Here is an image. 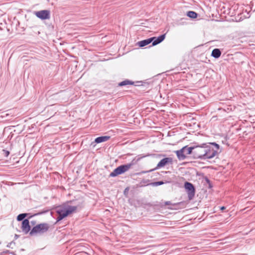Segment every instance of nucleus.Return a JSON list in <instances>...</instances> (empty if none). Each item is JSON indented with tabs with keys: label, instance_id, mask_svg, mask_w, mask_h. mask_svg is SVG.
Masks as SVG:
<instances>
[{
	"label": "nucleus",
	"instance_id": "obj_1",
	"mask_svg": "<svg viewBox=\"0 0 255 255\" xmlns=\"http://www.w3.org/2000/svg\"><path fill=\"white\" fill-rule=\"evenodd\" d=\"M78 207L71 206L69 203H66L56 208V212L58 214L57 218V222L62 220L64 218L75 213L77 210Z\"/></svg>",
	"mask_w": 255,
	"mask_h": 255
},
{
	"label": "nucleus",
	"instance_id": "obj_2",
	"mask_svg": "<svg viewBox=\"0 0 255 255\" xmlns=\"http://www.w3.org/2000/svg\"><path fill=\"white\" fill-rule=\"evenodd\" d=\"M212 144L216 146V150L210 146H205L204 149H200V150H203V152L202 153L198 155V158L206 159L214 157L218 153L219 145L216 143H212Z\"/></svg>",
	"mask_w": 255,
	"mask_h": 255
},
{
	"label": "nucleus",
	"instance_id": "obj_3",
	"mask_svg": "<svg viewBox=\"0 0 255 255\" xmlns=\"http://www.w3.org/2000/svg\"><path fill=\"white\" fill-rule=\"evenodd\" d=\"M49 228V226L48 224H40L34 227L29 234L31 236L42 235L46 233L48 230Z\"/></svg>",
	"mask_w": 255,
	"mask_h": 255
},
{
	"label": "nucleus",
	"instance_id": "obj_4",
	"mask_svg": "<svg viewBox=\"0 0 255 255\" xmlns=\"http://www.w3.org/2000/svg\"><path fill=\"white\" fill-rule=\"evenodd\" d=\"M133 161L134 160L130 163L122 165L118 167L110 173V176L111 177H115L127 171L135 164Z\"/></svg>",
	"mask_w": 255,
	"mask_h": 255
},
{
	"label": "nucleus",
	"instance_id": "obj_5",
	"mask_svg": "<svg viewBox=\"0 0 255 255\" xmlns=\"http://www.w3.org/2000/svg\"><path fill=\"white\" fill-rule=\"evenodd\" d=\"M184 187L188 193L189 199H192L195 194V189L193 184L191 183L186 182L184 184Z\"/></svg>",
	"mask_w": 255,
	"mask_h": 255
},
{
	"label": "nucleus",
	"instance_id": "obj_6",
	"mask_svg": "<svg viewBox=\"0 0 255 255\" xmlns=\"http://www.w3.org/2000/svg\"><path fill=\"white\" fill-rule=\"evenodd\" d=\"M34 14L37 17L41 19H46L50 17V11L48 10H42L35 11Z\"/></svg>",
	"mask_w": 255,
	"mask_h": 255
},
{
	"label": "nucleus",
	"instance_id": "obj_7",
	"mask_svg": "<svg viewBox=\"0 0 255 255\" xmlns=\"http://www.w3.org/2000/svg\"><path fill=\"white\" fill-rule=\"evenodd\" d=\"M172 162V158L171 157H166L162 160H161L159 163L157 164L156 167L152 170H150V171H153L154 170L159 169L160 168L163 167L165 166L168 163H171Z\"/></svg>",
	"mask_w": 255,
	"mask_h": 255
},
{
	"label": "nucleus",
	"instance_id": "obj_8",
	"mask_svg": "<svg viewBox=\"0 0 255 255\" xmlns=\"http://www.w3.org/2000/svg\"><path fill=\"white\" fill-rule=\"evenodd\" d=\"M22 230L23 232L27 233L30 230L29 221L27 219H24L22 223Z\"/></svg>",
	"mask_w": 255,
	"mask_h": 255
},
{
	"label": "nucleus",
	"instance_id": "obj_9",
	"mask_svg": "<svg viewBox=\"0 0 255 255\" xmlns=\"http://www.w3.org/2000/svg\"><path fill=\"white\" fill-rule=\"evenodd\" d=\"M186 151V147H183L180 150L175 151L178 158L179 160H183L186 158V155L184 153Z\"/></svg>",
	"mask_w": 255,
	"mask_h": 255
},
{
	"label": "nucleus",
	"instance_id": "obj_10",
	"mask_svg": "<svg viewBox=\"0 0 255 255\" xmlns=\"http://www.w3.org/2000/svg\"><path fill=\"white\" fill-rule=\"evenodd\" d=\"M154 37L155 38H154V40L152 41V46H155V45L160 43V42H161L165 39V34L161 35L160 36L158 37L157 38H156L155 37Z\"/></svg>",
	"mask_w": 255,
	"mask_h": 255
},
{
	"label": "nucleus",
	"instance_id": "obj_11",
	"mask_svg": "<svg viewBox=\"0 0 255 255\" xmlns=\"http://www.w3.org/2000/svg\"><path fill=\"white\" fill-rule=\"evenodd\" d=\"M154 38H155L151 37V38H148V39H147L145 40H143L139 41L138 42V45L140 47L145 46L149 44V43H150L154 40Z\"/></svg>",
	"mask_w": 255,
	"mask_h": 255
},
{
	"label": "nucleus",
	"instance_id": "obj_12",
	"mask_svg": "<svg viewBox=\"0 0 255 255\" xmlns=\"http://www.w3.org/2000/svg\"><path fill=\"white\" fill-rule=\"evenodd\" d=\"M110 138V137L109 136H100L95 139V142L97 143H99L103 142H105L109 140Z\"/></svg>",
	"mask_w": 255,
	"mask_h": 255
},
{
	"label": "nucleus",
	"instance_id": "obj_13",
	"mask_svg": "<svg viewBox=\"0 0 255 255\" xmlns=\"http://www.w3.org/2000/svg\"><path fill=\"white\" fill-rule=\"evenodd\" d=\"M221 52L220 49L216 48L212 51L211 55L214 58H218L221 56Z\"/></svg>",
	"mask_w": 255,
	"mask_h": 255
},
{
	"label": "nucleus",
	"instance_id": "obj_14",
	"mask_svg": "<svg viewBox=\"0 0 255 255\" xmlns=\"http://www.w3.org/2000/svg\"><path fill=\"white\" fill-rule=\"evenodd\" d=\"M184 147H186V151L185 152H184L186 155H189L191 154L192 152V150L195 149V146L187 147L186 146H184Z\"/></svg>",
	"mask_w": 255,
	"mask_h": 255
},
{
	"label": "nucleus",
	"instance_id": "obj_15",
	"mask_svg": "<svg viewBox=\"0 0 255 255\" xmlns=\"http://www.w3.org/2000/svg\"><path fill=\"white\" fill-rule=\"evenodd\" d=\"M205 146H195V148H198L196 150L194 151V153L195 155L198 157V155L202 153L203 150H200V149H204Z\"/></svg>",
	"mask_w": 255,
	"mask_h": 255
},
{
	"label": "nucleus",
	"instance_id": "obj_16",
	"mask_svg": "<svg viewBox=\"0 0 255 255\" xmlns=\"http://www.w3.org/2000/svg\"><path fill=\"white\" fill-rule=\"evenodd\" d=\"M205 146H195V148H198L196 150L194 151V153L195 155L198 157V155L202 153L203 150H200V149H204Z\"/></svg>",
	"mask_w": 255,
	"mask_h": 255
},
{
	"label": "nucleus",
	"instance_id": "obj_17",
	"mask_svg": "<svg viewBox=\"0 0 255 255\" xmlns=\"http://www.w3.org/2000/svg\"><path fill=\"white\" fill-rule=\"evenodd\" d=\"M187 15L189 17L193 18L197 17V14L195 12L192 11H188Z\"/></svg>",
	"mask_w": 255,
	"mask_h": 255
},
{
	"label": "nucleus",
	"instance_id": "obj_18",
	"mask_svg": "<svg viewBox=\"0 0 255 255\" xmlns=\"http://www.w3.org/2000/svg\"><path fill=\"white\" fill-rule=\"evenodd\" d=\"M27 215L26 213L20 214L17 216V220L19 221H22L26 217Z\"/></svg>",
	"mask_w": 255,
	"mask_h": 255
},
{
	"label": "nucleus",
	"instance_id": "obj_19",
	"mask_svg": "<svg viewBox=\"0 0 255 255\" xmlns=\"http://www.w3.org/2000/svg\"><path fill=\"white\" fill-rule=\"evenodd\" d=\"M132 84H133V83H132L131 82H130L128 80H125V81H124L121 82L119 84V85L121 86H125V85H131Z\"/></svg>",
	"mask_w": 255,
	"mask_h": 255
},
{
	"label": "nucleus",
	"instance_id": "obj_20",
	"mask_svg": "<svg viewBox=\"0 0 255 255\" xmlns=\"http://www.w3.org/2000/svg\"><path fill=\"white\" fill-rule=\"evenodd\" d=\"M153 184L154 185L158 186V185L163 184V182H162V181L155 182H154Z\"/></svg>",
	"mask_w": 255,
	"mask_h": 255
},
{
	"label": "nucleus",
	"instance_id": "obj_21",
	"mask_svg": "<svg viewBox=\"0 0 255 255\" xmlns=\"http://www.w3.org/2000/svg\"><path fill=\"white\" fill-rule=\"evenodd\" d=\"M6 156H7L9 154V152L6 151Z\"/></svg>",
	"mask_w": 255,
	"mask_h": 255
},
{
	"label": "nucleus",
	"instance_id": "obj_22",
	"mask_svg": "<svg viewBox=\"0 0 255 255\" xmlns=\"http://www.w3.org/2000/svg\"><path fill=\"white\" fill-rule=\"evenodd\" d=\"M221 210H224V209H225V207H221Z\"/></svg>",
	"mask_w": 255,
	"mask_h": 255
}]
</instances>
